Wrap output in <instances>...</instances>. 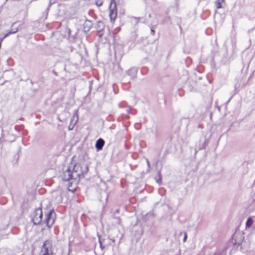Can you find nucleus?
I'll list each match as a JSON object with an SVG mask.
<instances>
[{"label": "nucleus", "instance_id": "nucleus-8", "mask_svg": "<svg viewBox=\"0 0 255 255\" xmlns=\"http://www.w3.org/2000/svg\"><path fill=\"white\" fill-rule=\"evenodd\" d=\"M75 120V123L73 124V127L71 128H69V129H72L74 127V125H76V123L77 122L78 120V114H77V113L76 112L73 116L72 119H71V124H72V122L74 121V120Z\"/></svg>", "mask_w": 255, "mask_h": 255}, {"label": "nucleus", "instance_id": "nucleus-14", "mask_svg": "<svg viewBox=\"0 0 255 255\" xmlns=\"http://www.w3.org/2000/svg\"><path fill=\"white\" fill-rule=\"evenodd\" d=\"M187 239V234L186 233L184 234V238H183V242H185Z\"/></svg>", "mask_w": 255, "mask_h": 255}, {"label": "nucleus", "instance_id": "nucleus-6", "mask_svg": "<svg viewBox=\"0 0 255 255\" xmlns=\"http://www.w3.org/2000/svg\"><path fill=\"white\" fill-rule=\"evenodd\" d=\"M104 143V140L102 138H99L96 141L95 147L97 150H101L103 148Z\"/></svg>", "mask_w": 255, "mask_h": 255}, {"label": "nucleus", "instance_id": "nucleus-12", "mask_svg": "<svg viewBox=\"0 0 255 255\" xmlns=\"http://www.w3.org/2000/svg\"><path fill=\"white\" fill-rule=\"evenodd\" d=\"M17 31H18V28H16L15 29V31H14V32H8L7 33H6V34L4 35V36L3 38H5V37H7V36H8L9 34H13V33H16Z\"/></svg>", "mask_w": 255, "mask_h": 255}, {"label": "nucleus", "instance_id": "nucleus-5", "mask_svg": "<svg viewBox=\"0 0 255 255\" xmlns=\"http://www.w3.org/2000/svg\"><path fill=\"white\" fill-rule=\"evenodd\" d=\"M55 221V213L53 210H51L46 215L45 223L48 228H50Z\"/></svg>", "mask_w": 255, "mask_h": 255}, {"label": "nucleus", "instance_id": "nucleus-16", "mask_svg": "<svg viewBox=\"0 0 255 255\" xmlns=\"http://www.w3.org/2000/svg\"><path fill=\"white\" fill-rule=\"evenodd\" d=\"M151 33H152L153 34H154V31L153 30L151 29Z\"/></svg>", "mask_w": 255, "mask_h": 255}, {"label": "nucleus", "instance_id": "nucleus-15", "mask_svg": "<svg viewBox=\"0 0 255 255\" xmlns=\"http://www.w3.org/2000/svg\"><path fill=\"white\" fill-rule=\"evenodd\" d=\"M146 163H147L148 167H149L150 166V163H149V162L148 160L146 159Z\"/></svg>", "mask_w": 255, "mask_h": 255}, {"label": "nucleus", "instance_id": "nucleus-11", "mask_svg": "<svg viewBox=\"0 0 255 255\" xmlns=\"http://www.w3.org/2000/svg\"><path fill=\"white\" fill-rule=\"evenodd\" d=\"M155 179L157 183L160 184L161 183V178L159 173H158V177H156Z\"/></svg>", "mask_w": 255, "mask_h": 255}, {"label": "nucleus", "instance_id": "nucleus-1", "mask_svg": "<svg viewBox=\"0 0 255 255\" xmlns=\"http://www.w3.org/2000/svg\"><path fill=\"white\" fill-rule=\"evenodd\" d=\"M88 170V167L85 163H77L75 165L71 164L64 171L62 178L65 181L72 180V183L77 184L81 176L85 174Z\"/></svg>", "mask_w": 255, "mask_h": 255}, {"label": "nucleus", "instance_id": "nucleus-9", "mask_svg": "<svg viewBox=\"0 0 255 255\" xmlns=\"http://www.w3.org/2000/svg\"><path fill=\"white\" fill-rule=\"evenodd\" d=\"M253 223V220L252 219V218H251V217L247 219V221L246 222V228H250L251 227V226L252 225Z\"/></svg>", "mask_w": 255, "mask_h": 255}, {"label": "nucleus", "instance_id": "nucleus-18", "mask_svg": "<svg viewBox=\"0 0 255 255\" xmlns=\"http://www.w3.org/2000/svg\"><path fill=\"white\" fill-rule=\"evenodd\" d=\"M236 244H238V245H240V243H235Z\"/></svg>", "mask_w": 255, "mask_h": 255}, {"label": "nucleus", "instance_id": "nucleus-13", "mask_svg": "<svg viewBox=\"0 0 255 255\" xmlns=\"http://www.w3.org/2000/svg\"><path fill=\"white\" fill-rule=\"evenodd\" d=\"M103 0H97L96 4L98 6H101L103 4Z\"/></svg>", "mask_w": 255, "mask_h": 255}, {"label": "nucleus", "instance_id": "nucleus-3", "mask_svg": "<svg viewBox=\"0 0 255 255\" xmlns=\"http://www.w3.org/2000/svg\"><path fill=\"white\" fill-rule=\"evenodd\" d=\"M40 255H52V245L49 241H46L43 243L41 247Z\"/></svg>", "mask_w": 255, "mask_h": 255}, {"label": "nucleus", "instance_id": "nucleus-2", "mask_svg": "<svg viewBox=\"0 0 255 255\" xmlns=\"http://www.w3.org/2000/svg\"><path fill=\"white\" fill-rule=\"evenodd\" d=\"M42 212L40 208L36 209L31 215V220L34 225H38L42 221Z\"/></svg>", "mask_w": 255, "mask_h": 255}, {"label": "nucleus", "instance_id": "nucleus-10", "mask_svg": "<svg viewBox=\"0 0 255 255\" xmlns=\"http://www.w3.org/2000/svg\"><path fill=\"white\" fill-rule=\"evenodd\" d=\"M225 0H217L215 2V5L217 8H221L222 7V3L224 2Z\"/></svg>", "mask_w": 255, "mask_h": 255}, {"label": "nucleus", "instance_id": "nucleus-7", "mask_svg": "<svg viewBox=\"0 0 255 255\" xmlns=\"http://www.w3.org/2000/svg\"><path fill=\"white\" fill-rule=\"evenodd\" d=\"M92 26V23L90 20H86L84 24V29L85 31H88L90 30Z\"/></svg>", "mask_w": 255, "mask_h": 255}, {"label": "nucleus", "instance_id": "nucleus-4", "mask_svg": "<svg viewBox=\"0 0 255 255\" xmlns=\"http://www.w3.org/2000/svg\"><path fill=\"white\" fill-rule=\"evenodd\" d=\"M110 10L109 16L110 17V19L112 22H114L117 17V11L116 7V4L115 1V0H111L110 3Z\"/></svg>", "mask_w": 255, "mask_h": 255}, {"label": "nucleus", "instance_id": "nucleus-17", "mask_svg": "<svg viewBox=\"0 0 255 255\" xmlns=\"http://www.w3.org/2000/svg\"><path fill=\"white\" fill-rule=\"evenodd\" d=\"M14 31H15V29L14 30H11L9 32H14Z\"/></svg>", "mask_w": 255, "mask_h": 255}]
</instances>
